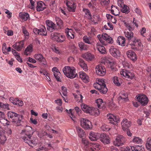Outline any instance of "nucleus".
<instances>
[{"label":"nucleus","mask_w":151,"mask_h":151,"mask_svg":"<svg viewBox=\"0 0 151 151\" xmlns=\"http://www.w3.org/2000/svg\"><path fill=\"white\" fill-rule=\"evenodd\" d=\"M120 74L124 77L131 79H132L134 76L133 73L124 69L121 70L120 72Z\"/></svg>","instance_id":"obj_10"},{"label":"nucleus","mask_w":151,"mask_h":151,"mask_svg":"<svg viewBox=\"0 0 151 151\" xmlns=\"http://www.w3.org/2000/svg\"><path fill=\"white\" fill-rule=\"evenodd\" d=\"M18 100V98H14L13 97H11L9 99V101L14 105H17V101Z\"/></svg>","instance_id":"obj_50"},{"label":"nucleus","mask_w":151,"mask_h":151,"mask_svg":"<svg viewBox=\"0 0 151 151\" xmlns=\"http://www.w3.org/2000/svg\"><path fill=\"white\" fill-rule=\"evenodd\" d=\"M78 136L81 138L84 137L85 135V133L83 130L79 127H76Z\"/></svg>","instance_id":"obj_37"},{"label":"nucleus","mask_w":151,"mask_h":151,"mask_svg":"<svg viewBox=\"0 0 151 151\" xmlns=\"http://www.w3.org/2000/svg\"><path fill=\"white\" fill-rule=\"evenodd\" d=\"M22 32L26 38H28L29 35V33L28 32L26 27L24 26L22 27Z\"/></svg>","instance_id":"obj_45"},{"label":"nucleus","mask_w":151,"mask_h":151,"mask_svg":"<svg viewBox=\"0 0 151 151\" xmlns=\"http://www.w3.org/2000/svg\"><path fill=\"white\" fill-rule=\"evenodd\" d=\"M126 140L124 137L122 135H119L116 137L113 142V144L115 146L119 147L124 145Z\"/></svg>","instance_id":"obj_6"},{"label":"nucleus","mask_w":151,"mask_h":151,"mask_svg":"<svg viewBox=\"0 0 151 151\" xmlns=\"http://www.w3.org/2000/svg\"><path fill=\"white\" fill-rule=\"evenodd\" d=\"M117 99L119 101L122 102L127 101L129 100L127 93L124 91L119 93V96Z\"/></svg>","instance_id":"obj_12"},{"label":"nucleus","mask_w":151,"mask_h":151,"mask_svg":"<svg viewBox=\"0 0 151 151\" xmlns=\"http://www.w3.org/2000/svg\"><path fill=\"white\" fill-rule=\"evenodd\" d=\"M10 105L7 103L4 104L0 102V109L2 110L7 111L10 110Z\"/></svg>","instance_id":"obj_28"},{"label":"nucleus","mask_w":151,"mask_h":151,"mask_svg":"<svg viewBox=\"0 0 151 151\" xmlns=\"http://www.w3.org/2000/svg\"><path fill=\"white\" fill-rule=\"evenodd\" d=\"M111 13L112 14L115 16H117L119 14V12L118 11L116 8L114 10V9H111Z\"/></svg>","instance_id":"obj_61"},{"label":"nucleus","mask_w":151,"mask_h":151,"mask_svg":"<svg viewBox=\"0 0 151 151\" xmlns=\"http://www.w3.org/2000/svg\"><path fill=\"white\" fill-rule=\"evenodd\" d=\"M96 101L98 107L99 108H103L104 107V102L102 99H97Z\"/></svg>","instance_id":"obj_41"},{"label":"nucleus","mask_w":151,"mask_h":151,"mask_svg":"<svg viewBox=\"0 0 151 151\" xmlns=\"http://www.w3.org/2000/svg\"><path fill=\"white\" fill-rule=\"evenodd\" d=\"M78 64L85 71L88 70V67L84 60L81 58L79 59Z\"/></svg>","instance_id":"obj_24"},{"label":"nucleus","mask_w":151,"mask_h":151,"mask_svg":"<svg viewBox=\"0 0 151 151\" xmlns=\"http://www.w3.org/2000/svg\"><path fill=\"white\" fill-rule=\"evenodd\" d=\"M110 53L115 57H119L121 55V52L119 49L113 47H111L109 50Z\"/></svg>","instance_id":"obj_14"},{"label":"nucleus","mask_w":151,"mask_h":151,"mask_svg":"<svg viewBox=\"0 0 151 151\" xmlns=\"http://www.w3.org/2000/svg\"><path fill=\"white\" fill-rule=\"evenodd\" d=\"M93 109V107H89L88 109L86 112L87 113H88L91 115L92 114V111Z\"/></svg>","instance_id":"obj_64"},{"label":"nucleus","mask_w":151,"mask_h":151,"mask_svg":"<svg viewBox=\"0 0 151 151\" xmlns=\"http://www.w3.org/2000/svg\"><path fill=\"white\" fill-rule=\"evenodd\" d=\"M89 18L94 24H98V22L100 21L101 18L98 15H94L92 17H89Z\"/></svg>","instance_id":"obj_23"},{"label":"nucleus","mask_w":151,"mask_h":151,"mask_svg":"<svg viewBox=\"0 0 151 151\" xmlns=\"http://www.w3.org/2000/svg\"><path fill=\"white\" fill-rule=\"evenodd\" d=\"M141 147H142V146L140 147L139 145H137L136 147L132 146L131 147V149L132 151H139L141 150Z\"/></svg>","instance_id":"obj_57"},{"label":"nucleus","mask_w":151,"mask_h":151,"mask_svg":"<svg viewBox=\"0 0 151 151\" xmlns=\"http://www.w3.org/2000/svg\"><path fill=\"white\" fill-rule=\"evenodd\" d=\"M19 17L24 21L27 20L29 17V14L27 13H20Z\"/></svg>","instance_id":"obj_34"},{"label":"nucleus","mask_w":151,"mask_h":151,"mask_svg":"<svg viewBox=\"0 0 151 151\" xmlns=\"http://www.w3.org/2000/svg\"><path fill=\"white\" fill-rule=\"evenodd\" d=\"M65 32L67 38L69 39H73L75 36V33L71 29L67 28L65 29Z\"/></svg>","instance_id":"obj_16"},{"label":"nucleus","mask_w":151,"mask_h":151,"mask_svg":"<svg viewBox=\"0 0 151 151\" xmlns=\"http://www.w3.org/2000/svg\"><path fill=\"white\" fill-rule=\"evenodd\" d=\"M54 75L58 81L60 82L61 81L60 78L61 73L59 72H55L54 74Z\"/></svg>","instance_id":"obj_53"},{"label":"nucleus","mask_w":151,"mask_h":151,"mask_svg":"<svg viewBox=\"0 0 151 151\" xmlns=\"http://www.w3.org/2000/svg\"><path fill=\"white\" fill-rule=\"evenodd\" d=\"M92 113H93L91 114V115H94L95 116H98L100 114V112L99 109L93 107Z\"/></svg>","instance_id":"obj_52"},{"label":"nucleus","mask_w":151,"mask_h":151,"mask_svg":"<svg viewBox=\"0 0 151 151\" xmlns=\"http://www.w3.org/2000/svg\"><path fill=\"white\" fill-rule=\"evenodd\" d=\"M80 121L81 125L83 128L86 129H91L92 128L91 123L88 119L85 118H81Z\"/></svg>","instance_id":"obj_3"},{"label":"nucleus","mask_w":151,"mask_h":151,"mask_svg":"<svg viewBox=\"0 0 151 151\" xmlns=\"http://www.w3.org/2000/svg\"><path fill=\"white\" fill-rule=\"evenodd\" d=\"M81 106L82 110L86 113L89 107L88 106L83 104H82L81 105Z\"/></svg>","instance_id":"obj_55"},{"label":"nucleus","mask_w":151,"mask_h":151,"mask_svg":"<svg viewBox=\"0 0 151 151\" xmlns=\"http://www.w3.org/2000/svg\"><path fill=\"white\" fill-rule=\"evenodd\" d=\"M100 134L98 133L91 132L89 134V138L91 141H96L100 137Z\"/></svg>","instance_id":"obj_22"},{"label":"nucleus","mask_w":151,"mask_h":151,"mask_svg":"<svg viewBox=\"0 0 151 151\" xmlns=\"http://www.w3.org/2000/svg\"><path fill=\"white\" fill-rule=\"evenodd\" d=\"M82 143L83 144V146L85 150H86L88 147L89 142L87 140L83 139Z\"/></svg>","instance_id":"obj_46"},{"label":"nucleus","mask_w":151,"mask_h":151,"mask_svg":"<svg viewBox=\"0 0 151 151\" xmlns=\"http://www.w3.org/2000/svg\"><path fill=\"white\" fill-rule=\"evenodd\" d=\"M96 48L102 54L105 53L106 52L105 48L101 45L99 42L96 45Z\"/></svg>","instance_id":"obj_26"},{"label":"nucleus","mask_w":151,"mask_h":151,"mask_svg":"<svg viewBox=\"0 0 151 151\" xmlns=\"http://www.w3.org/2000/svg\"><path fill=\"white\" fill-rule=\"evenodd\" d=\"M80 77L83 80V82L86 83L89 81V79L88 76L84 72H81L79 73Z\"/></svg>","instance_id":"obj_27"},{"label":"nucleus","mask_w":151,"mask_h":151,"mask_svg":"<svg viewBox=\"0 0 151 151\" xmlns=\"http://www.w3.org/2000/svg\"><path fill=\"white\" fill-rule=\"evenodd\" d=\"M35 0H29L31 5H28V7L30 9H33L35 8Z\"/></svg>","instance_id":"obj_59"},{"label":"nucleus","mask_w":151,"mask_h":151,"mask_svg":"<svg viewBox=\"0 0 151 151\" xmlns=\"http://www.w3.org/2000/svg\"><path fill=\"white\" fill-rule=\"evenodd\" d=\"M101 146L99 144H93L91 148L90 151H95L99 150L101 148Z\"/></svg>","instance_id":"obj_38"},{"label":"nucleus","mask_w":151,"mask_h":151,"mask_svg":"<svg viewBox=\"0 0 151 151\" xmlns=\"http://www.w3.org/2000/svg\"><path fill=\"white\" fill-rule=\"evenodd\" d=\"M33 32L36 35L46 36L47 35V32L45 27L43 28L39 29L35 28L33 29Z\"/></svg>","instance_id":"obj_15"},{"label":"nucleus","mask_w":151,"mask_h":151,"mask_svg":"<svg viewBox=\"0 0 151 151\" xmlns=\"http://www.w3.org/2000/svg\"><path fill=\"white\" fill-rule=\"evenodd\" d=\"M132 142L134 144H141L143 142V141L141 138L136 136L133 137Z\"/></svg>","instance_id":"obj_29"},{"label":"nucleus","mask_w":151,"mask_h":151,"mask_svg":"<svg viewBox=\"0 0 151 151\" xmlns=\"http://www.w3.org/2000/svg\"><path fill=\"white\" fill-rule=\"evenodd\" d=\"M32 51V45H29L25 49L24 52L25 55H29L30 53Z\"/></svg>","instance_id":"obj_33"},{"label":"nucleus","mask_w":151,"mask_h":151,"mask_svg":"<svg viewBox=\"0 0 151 151\" xmlns=\"http://www.w3.org/2000/svg\"><path fill=\"white\" fill-rule=\"evenodd\" d=\"M123 5L122 8L121 9V11L122 12L125 13V14H128L130 12L129 8V6H127V5L125 4H120V6L121 7H122V6Z\"/></svg>","instance_id":"obj_32"},{"label":"nucleus","mask_w":151,"mask_h":151,"mask_svg":"<svg viewBox=\"0 0 151 151\" xmlns=\"http://www.w3.org/2000/svg\"><path fill=\"white\" fill-rule=\"evenodd\" d=\"M33 132L31 127L26 126L21 133V137L23 141L30 146L32 145H36L37 143V139L36 137L31 138Z\"/></svg>","instance_id":"obj_1"},{"label":"nucleus","mask_w":151,"mask_h":151,"mask_svg":"<svg viewBox=\"0 0 151 151\" xmlns=\"http://www.w3.org/2000/svg\"><path fill=\"white\" fill-rule=\"evenodd\" d=\"M127 57L133 61L136 60L137 59V57L136 53L133 51L128 50L126 52Z\"/></svg>","instance_id":"obj_19"},{"label":"nucleus","mask_w":151,"mask_h":151,"mask_svg":"<svg viewBox=\"0 0 151 151\" xmlns=\"http://www.w3.org/2000/svg\"><path fill=\"white\" fill-rule=\"evenodd\" d=\"M137 100L142 106H145L147 104L149 101L147 97L145 94H140L138 96H136Z\"/></svg>","instance_id":"obj_4"},{"label":"nucleus","mask_w":151,"mask_h":151,"mask_svg":"<svg viewBox=\"0 0 151 151\" xmlns=\"http://www.w3.org/2000/svg\"><path fill=\"white\" fill-rule=\"evenodd\" d=\"M63 71L67 77L70 78H74L77 75L75 72V69L73 67L66 66L63 69Z\"/></svg>","instance_id":"obj_2"},{"label":"nucleus","mask_w":151,"mask_h":151,"mask_svg":"<svg viewBox=\"0 0 151 151\" xmlns=\"http://www.w3.org/2000/svg\"><path fill=\"white\" fill-rule=\"evenodd\" d=\"M113 82L117 86L120 85L118 78L117 76H114L113 78Z\"/></svg>","instance_id":"obj_51"},{"label":"nucleus","mask_w":151,"mask_h":151,"mask_svg":"<svg viewBox=\"0 0 151 151\" xmlns=\"http://www.w3.org/2000/svg\"><path fill=\"white\" fill-rule=\"evenodd\" d=\"M46 8V5L42 1H39L37 3L36 6V10L37 12L43 11Z\"/></svg>","instance_id":"obj_21"},{"label":"nucleus","mask_w":151,"mask_h":151,"mask_svg":"<svg viewBox=\"0 0 151 151\" xmlns=\"http://www.w3.org/2000/svg\"><path fill=\"white\" fill-rule=\"evenodd\" d=\"M24 40H21L19 42H17L12 46L13 48L18 51H20L24 47Z\"/></svg>","instance_id":"obj_13"},{"label":"nucleus","mask_w":151,"mask_h":151,"mask_svg":"<svg viewBox=\"0 0 151 151\" xmlns=\"http://www.w3.org/2000/svg\"><path fill=\"white\" fill-rule=\"evenodd\" d=\"M58 38L57 41L58 42H62L65 40V37L63 35L60 34Z\"/></svg>","instance_id":"obj_49"},{"label":"nucleus","mask_w":151,"mask_h":151,"mask_svg":"<svg viewBox=\"0 0 151 151\" xmlns=\"http://www.w3.org/2000/svg\"><path fill=\"white\" fill-rule=\"evenodd\" d=\"M131 124V122L129 121L127 119H124L121 123L122 129L123 130L126 131L130 127Z\"/></svg>","instance_id":"obj_20"},{"label":"nucleus","mask_w":151,"mask_h":151,"mask_svg":"<svg viewBox=\"0 0 151 151\" xmlns=\"http://www.w3.org/2000/svg\"><path fill=\"white\" fill-rule=\"evenodd\" d=\"M145 145L148 150L151 151V139L150 138L147 139Z\"/></svg>","instance_id":"obj_43"},{"label":"nucleus","mask_w":151,"mask_h":151,"mask_svg":"<svg viewBox=\"0 0 151 151\" xmlns=\"http://www.w3.org/2000/svg\"><path fill=\"white\" fill-rule=\"evenodd\" d=\"M124 33L125 37L127 38L128 40H131L132 38L133 37L134 33L132 31H128L127 30L125 29Z\"/></svg>","instance_id":"obj_25"},{"label":"nucleus","mask_w":151,"mask_h":151,"mask_svg":"<svg viewBox=\"0 0 151 151\" xmlns=\"http://www.w3.org/2000/svg\"><path fill=\"white\" fill-rule=\"evenodd\" d=\"M7 47L6 43H4L2 45V50L3 53L5 55L7 54L8 53L7 51H6Z\"/></svg>","instance_id":"obj_56"},{"label":"nucleus","mask_w":151,"mask_h":151,"mask_svg":"<svg viewBox=\"0 0 151 151\" xmlns=\"http://www.w3.org/2000/svg\"><path fill=\"white\" fill-rule=\"evenodd\" d=\"M61 92L64 96H67V91L65 87L64 86L62 87Z\"/></svg>","instance_id":"obj_60"},{"label":"nucleus","mask_w":151,"mask_h":151,"mask_svg":"<svg viewBox=\"0 0 151 151\" xmlns=\"http://www.w3.org/2000/svg\"><path fill=\"white\" fill-rule=\"evenodd\" d=\"M96 74L99 76H103L106 73L105 68L101 64L97 65L96 67Z\"/></svg>","instance_id":"obj_8"},{"label":"nucleus","mask_w":151,"mask_h":151,"mask_svg":"<svg viewBox=\"0 0 151 151\" xmlns=\"http://www.w3.org/2000/svg\"><path fill=\"white\" fill-rule=\"evenodd\" d=\"M47 30L50 32H53L55 29V24L51 21L47 20L46 21Z\"/></svg>","instance_id":"obj_17"},{"label":"nucleus","mask_w":151,"mask_h":151,"mask_svg":"<svg viewBox=\"0 0 151 151\" xmlns=\"http://www.w3.org/2000/svg\"><path fill=\"white\" fill-rule=\"evenodd\" d=\"M19 115V114L11 111H9L7 113L8 116L13 119H14L15 118L17 117Z\"/></svg>","instance_id":"obj_36"},{"label":"nucleus","mask_w":151,"mask_h":151,"mask_svg":"<svg viewBox=\"0 0 151 151\" xmlns=\"http://www.w3.org/2000/svg\"><path fill=\"white\" fill-rule=\"evenodd\" d=\"M14 56L15 58L20 63H22V59L21 58L19 53H18L17 54H16Z\"/></svg>","instance_id":"obj_63"},{"label":"nucleus","mask_w":151,"mask_h":151,"mask_svg":"<svg viewBox=\"0 0 151 151\" xmlns=\"http://www.w3.org/2000/svg\"><path fill=\"white\" fill-rule=\"evenodd\" d=\"M55 19L56 24L60 28H61L63 26V22L59 17H55Z\"/></svg>","instance_id":"obj_39"},{"label":"nucleus","mask_w":151,"mask_h":151,"mask_svg":"<svg viewBox=\"0 0 151 151\" xmlns=\"http://www.w3.org/2000/svg\"><path fill=\"white\" fill-rule=\"evenodd\" d=\"M104 28L106 30H112L113 29V26L111 23L108 22L107 25H105L104 26Z\"/></svg>","instance_id":"obj_47"},{"label":"nucleus","mask_w":151,"mask_h":151,"mask_svg":"<svg viewBox=\"0 0 151 151\" xmlns=\"http://www.w3.org/2000/svg\"><path fill=\"white\" fill-rule=\"evenodd\" d=\"M125 41V38L124 37L122 36H120L118 38L117 42L119 45L122 46H124Z\"/></svg>","instance_id":"obj_30"},{"label":"nucleus","mask_w":151,"mask_h":151,"mask_svg":"<svg viewBox=\"0 0 151 151\" xmlns=\"http://www.w3.org/2000/svg\"><path fill=\"white\" fill-rule=\"evenodd\" d=\"M65 3L67 6V9L69 11L74 12L76 11V5L71 0H65Z\"/></svg>","instance_id":"obj_7"},{"label":"nucleus","mask_w":151,"mask_h":151,"mask_svg":"<svg viewBox=\"0 0 151 151\" xmlns=\"http://www.w3.org/2000/svg\"><path fill=\"white\" fill-rule=\"evenodd\" d=\"M124 24L128 31H132L134 30V27L133 25L132 24L125 22Z\"/></svg>","instance_id":"obj_40"},{"label":"nucleus","mask_w":151,"mask_h":151,"mask_svg":"<svg viewBox=\"0 0 151 151\" xmlns=\"http://www.w3.org/2000/svg\"><path fill=\"white\" fill-rule=\"evenodd\" d=\"M60 35V34L57 32H53L51 34V37L53 40L57 41Z\"/></svg>","instance_id":"obj_44"},{"label":"nucleus","mask_w":151,"mask_h":151,"mask_svg":"<svg viewBox=\"0 0 151 151\" xmlns=\"http://www.w3.org/2000/svg\"><path fill=\"white\" fill-rule=\"evenodd\" d=\"M107 117L110 121L109 122L113 124L117 125L120 121L119 118L118 116L112 114H107Z\"/></svg>","instance_id":"obj_5"},{"label":"nucleus","mask_w":151,"mask_h":151,"mask_svg":"<svg viewBox=\"0 0 151 151\" xmlns=\"http://www.w3.org/2000/svg\"><path fill=\"white\" fill-rule=\"evenodd\" d=\"M7 120L5 119L4 118H2L0 119V123H2L4 124H6L8 125H9V124L7 122Z\"/></svg>","instance_id":"obj_62"},{"label":"nucleus","mask_w":151,"mask_h":151,"mask_svg":"<svg viewBox=\"0 0 151 151\" xmlns=\"http://www.w3.org/2000/svg\"><path fill=\"white\" fill-rule=\"evenodd\" d=\"M78 46L81 50H87L88 48V46L82 42L78 43Z\"/></svg>","instance_id":"obj_42"},{"label":"nucleus","mask_w":151,"mask_h":151,"mask_svg":"<svg viewBox=\"0 0 151 151\" xmlns=\"http://www.w3.org/2000/svg\"><path fill=\"white\" fill-rule=\"evenodd\" d=\"M109 3V0H100V4L102 6H107Z\"/></svg>","instance_id":"obj_54"},{"label":"nucleus","mask_w":151,"mask_h":151,"mask_svg":"<svg viewBox=\"0 0 151 151\" xmlns=\"http://www.w3.org/2000/svg\"><path fill=\"white\" fill-rule=\"evenodd\" d=\"M6 140V136L1 135L0 133V144H3Z\"/></svg>","instance_id":"obj_48"},{"label":"nucleus","mask_w":151,"mask_h":151,"mask_svg":"<svg viewBox=\"0 0 151 151\" xmlns=\"http://www.w3.org/2000/svg\"><path fill=\"white\" fill-rule=\"evenodd\" d=\"M100 85L98 84H94L93 86L95 88L98 89L101 93L104 94H106L108 89L106 85Z\"/></svg>","instance_id":"obj_11"},{"label":"nucleus","mask_w":151,"mask_h":151,"mask_svg":"<svg viewBox=\"0 0 151 151\" xmlns=\"http://www.w3.org/2000/svg\"><path fill=\"white\" fill-rule=\"evenodd\" d=\"M34 57L36 60L42 63L45 67L47 66V63L46 60L41 54H36Z\"/></svg>","instance_id":"obj_9"},{"label":"nucleus","mask_w":151,"mask_h":151,"mask_svg":"<svg viewBox=\"0 0 151 151\" xmlns=\"http://www.w3.org/2000/svg\"><path fill=\"white\" fill-rule=\"evenodd\" d=\"M132 41L133 42L130 44L132 47L135 46L136 42H139V41H140V40L139 39H137L136 37H134Z\"/></svg>","instance_id":"obj_58"},{"label":"nucleus","mask_w":151,"mask_h":151,"mask_svg":"<svg viewBox=\"0 0 151 151\" xmlns=\"http://www.w3.org/2000/svg\"><path fill=\"white\" fill-rule=\"evenodd\" d=\"M100 140L105 144H108L110 142L109 138L108 135L102 133L100 135Z\"/></svg>","instance_id":"obj_18"},{"label":"nucleus","mask_w":151,"mask_h":151,"mask_svg":"<svg viewBox=\"0 0 151 151\" xmlns=\"http://www.w3.org/2000/svg\"><path fill=\"white\" fill-rule=\"evenodd\" d=\"M23 116L22 115H19L17 117L18 119L17 120H13L12 122L15 123L17 126H20L22 124V120L23 119Z\"/></svg>","instance_id":"obj_31"},{"label":"nucleus","mask_w":151,"mask_h":151,"mask_svg":"<svg viewBox=\"0 0 151 151\" xmlns=\"http://www.w3.org/2000/svg\"><path fill=\"white\" fill-rule=\"evenodd\" d=\"M82 57L87 60H91L93 58L92 55L90 53H86L83 54Z\"/></svg>","instance_id":"obj_35"}]
</instances>
